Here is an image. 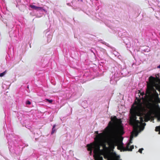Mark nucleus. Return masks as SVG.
<instances>
[{
	"label": "nucleus",
	"mask_w": 160,
	"mask_h": 160,
	"mask_svg": "<svg viewBox=\"0 0 160 160\" xmlns=\"http://www.w3.org/2000/svg\"><path fill=\"white\" fill-rule=\"evenodd\" d=\"M111 121L109 122L106 128L107 131H110L112 133L111 137L108 144L112 149H114L115 146H117L118 149L120 150L123 148V143L122 141L118 140V136L124 133V128L121 119H118L116 116L111 117Z\"/></svg>",
	"instance_id": "1"
},
{
	"label": "nucleus",
	"mask_w": 160,
	"mask_h": 160,
	"mask_svg": "<svg viewBox=\"0 0 160 160\" xmlns=\"http://www.w3.org/2000/svg\"><path fill=\"white\" fill-rule=\"evenodd\" d=\"M138 108L137 107H134L131 109L130 114L131 116L130 117L129 123L133 126L134 131L131 134L130 138H133V136H137L138 134V129L140 128V122L138 120H137V115L140 116V113L138 114L137 110Z\"/></svg>",
	"instance_id": "2"
},
{
	"label": "nucleus",
	"mask_w": 160,
	"mask_h": 160,
	"mask_svg": "<svg viewBox=\"0 0 160 160\" xmlns=\"http://www.w3.org/2000/svg\"><path fill=\"white\" fill-rule=\"evenodd\" d=\"M87 150L89 151V154L90 155L92 154V149H94L93 153V157L95 160H103V157L101 156L99 152L100 151V144L98 142H94L90 144L87 145Z\"/></svg>",
	"instance_id": "3"
},
{
	"label": "nucleus",
	"mask_w": 160,
	"mask_h": 160,
	"mask_svg": "<svg viewBox=\"0 0 160 160\" xmlns=\"http://www.w3.org/2000/svg\"><path fill=\"white\" fill-rule=\"evenodd\" d=\"M95 133L98 134L94 139L95 141V142H98L99 143V142L100 141L103 140L105 136V134L104 132H102L98 134V131H96L95 132Z\"/></svg>",
	"instance_id": "4"
},
{
	"label": "nucleus",
	"mask_w": 160,
	"mask_h": 160,
	"mask_svg": "<svg viewBox=\"0 0 160 160\" xmlns=\"http://www.w3.org/2000/svg\"><path fill=\"white\" fill-rule=\"evenodd\" d=\"M149 82L151 86H152L155 84L156 82V79L155 78L152 76H150L149 78Z\"/></svg>",
	"instance_id": "5"
},
{
	"label": "nucleus",
	"mask_w": 160,
	"mask_h": 160,
	"mask_svg": "<svg viewBox=\"0 0 160 160\" xmlns=\"http://www.w3.org/2000/svg\"><path fill=\"white\" fill-rule=\"evenodd\" d=\"M30 6L32 8L38 11L43 10L44 12L46 11L44 9L41 7L36 6L34 5H30Z\"/></svg>",
	"instance_id": "6"
},
{
	"label": "nucleus",
	"mask_w": 160,
	"mask_h": 160,
	"mask_svg": "<svg viewBox=\"0 0 160 160\" xmlns=\"http://www.w3.org/2000/svg\"><path fill=\"white\" fill-rule=\"evenodd\" d=\"M101 141H100L99 142L100 146H102L103 149H107V147L106 146V144L104 142H101Z\"/></svg>",
	"instance_id": "7"
},
{
	"label": "nucleus",
	"mask_w": 160,
	"mask_h": 160,
	"mask_svg": "<svg viewBox=\"0 0 160 160\" xmlns=\"http://www.w3.org/2000/svg\"><path fill=\"white\" fill-rule=\"evenodd\" d=\"M130 143H132L131 141H130L129 143H128V144L126 146V148L128 151H131L134 148V146H132L130 147V148H129V147L130 145Z\"/></svg>",
	"instance_id": "8"
},
{
	"label": "nucleus",
	"mask_w": 160,
	"mask_h": 160,
	"mask_svg": "<svg viewBox=\"0 0 160 160\" xmlns=\"http://www.w3.org/2000/svg\"><path fill=\"white\" fill-rule=\"evenodd\" d=\"M56 125L55 124L53 126L52 128V132H51V134H53L56 132V130L55 129V128L56 127Z\"/></svg>",
	"instance_id": "9"
},
{
	"label": "nucleus",
	"mask_w": 160,
	"mask_h": 160,
	"mask_svg": "<svg viewBox=\"0 0 160 160\" xmlns=\"http://www.w3.org/2000/svg\"><path fill=\"white\" fill-rule=\"evenodd\" d=\"M155 131L159 132V134H160V125L158 126H157L155 128Z\"/></svg>",
	"instance_id": "10"
},
{
	"label": "nucleus",
	"mask_w": 160,
	"mask_h": 160,
	"mask_svg": "<svg viewBox=\"0 0 160 160\" xmlns=\"http://www.w3.org/2000/svg\"><path fill=\"white\" fill-rule=\"evenodd\" d=\"M7 71L6 70L5 71H4L3 72L0 73V77H2L3 76H4L7 73Z\"/></svg>",
	"instance_id": "11"
},
{
	"label": "nucleus",
	"mask_w": 160,
	"mask_h": 160,
	"mask_svg": "<svg viewBox=\"0 0 160 160\" xmlns=\"http://www.w3.org/2000/svg\"><path fill=\"white\" fill-rule=\"evenodd\" d=\"M45 100L47 101L50 103H52V100H49L48 99H45Z\"/></svg>",
	"instance_id": "12"
},
{
	"label": "nucleus",
	"mask_w": 160,
	"mask_h": 160,
	"mask_svg": "<svg viewBox=\"0 0 160 160\" xmlns=\"http://www.w3.org/2000/svg\"><path fill=\"white\" fill-rule=\"evenodd\" d=\"M143 150V148H140L139 149V150H138V152L141 153H142V151Z\"/></svg>",
	"instance_id": "13"
},
{
	"label": "nucleus",
	"mask_w": 160,
	"mask_h": 160,
	"mask_svg": "<svg viewBox=\"0 0 160 160\" xmlns=\"http://www.w3.org/2000/svg\"><path fill=\"white\" fill-rule=\"evenodd\" d=\"M26 104H27L30 105L31 104V102L29 101H27L26 102Z\"/></svg>",
	"instance_id": "14"
},
{
	"label": "nucleus",
	"mask_w": 160,
	"mask_h": 160,
	"mask_svg": "<svg viewBox=\"0 0 160 160\" xmlns=\"http://www.w3.org/2000/svg\"><path fill=\"white\" fill-rule=\"evenodd\" d=\"M139 118L140 119V122H141V123H142L143 121V118L142 117H140Z\"/></svg>",
	"instance_id": "15"
},
{
	"label": "nucleus",
	"mask_w": 160,
	"mask_h": 160,
	"mask_svg": "<svg viewBox=\"0 0 160 160\" xmlns=\"http://www.w3.org/2000/svg\"><path fill=\"white\" fill-rule=\"evenodd\" d=\"M104 158H107V155H104Z\"/></svg>",
	"instance_id": "16"
},
{
	"label": "nucleus",
	"mask_w": 160,
	"mask_h": 160,
	"mask_svg": "<svg viewBox=\"0 0 160 160\" xmlns=\"http://www.w3.org/2000/svg\"><path fill=\"white\" fill-rule=\"evenodd\" d=\"M141 94L142 95V96H143L144 94V92H143V93H142Z\"/></svg>",
	"instance_id": "17"
},
{
	"label": "nucleus",
	"mask_w": 160,
	"mask_h": 160,
	"mask_svg": "<svg viewBox=\"0 0 160 160\" xmlns=\"http://www.w3.org/2000/svg\"><path fill=\"white\" fill-rule=\"evenodd\" d=\"M158 121H160V118H158Z\"/></svg>",
	"instance_id": "18"
},
{
	"label": "nucleus",
	"mask_w": 160,
	"mask_h": 160,
	"mask_svg": "<svg viewBox=\"0 0 160 160\" xmlns=\"http://www.w3.org/2000/svg\"><path fill=\"white\" fill-rule=\"evenodd\" d=\"M158 68H160V65L159 66H158Z\"/></svg>",
	"instance_id": "19"
},
{
	"label": "nucleus",
	"mask_w": 160,
	"mask_h": 160,
	"mask_svg": "<svg viewBox=\"0 0 160 160\" xmlns=\"http://www.w3.org/2000/svg\"><path fill=\"white\" fill-rule=\"evenodd\" d=\"M138 101H139V102H140V100L139 99V100H138Z\"/></svg>",
	"instance_id": "20"
},
{
	"label": "nucleus",
	"mask_w": 160,
	"mask_h": 160,
	"mask_svg": "<svg viewBox=\"0 0 160 160\" xmlns=\"http://www.w3.org/2000/svg\"><path fill=\"white\" fill-rule=\"evenodd\" d=\"M144 124L145 125H146V123H144Z\"/></svg>",
	"instance_id": "21"
},
{
	"label": "nucleus",
	"mask_w": 160,
	"mask_h": 160,
	"mask_svg": "<svg viewBox=\"0 0 160 160\" xmlns=\"http://www.w3.org/2000/svg\"><path fill=\"white\" fill-rule=\"evenodd\" d=\"M81 1H82V0H81Z\"/></svg>",
	"instance_id": "22"
}]
</instances>
